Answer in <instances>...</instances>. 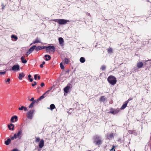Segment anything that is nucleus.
Returning a JSON list of instances; mask_svg holds the SVG:
<instances>
[{
    "mask_svg": "<svg viewBox=\"0 0 151 151\" xmlns=\"http://www.w3.org/2000/svg\"><path fill=\"white\" fill-rule=\"evenodd\" d=\"M35 49L36 51H37L42 49L41 46H38L37 47H36Z\"/></svg>",
    "mask_w": 151,
    "mask_h": 151,
    "instance_id": "c85d7f7f",
    "label": "nucleus"
},
{
    "mask_svg": "<svg viewBox=\"0 0 151 151\" xmlns=\"http://www.w3.org/2000/svg\"><path fill=\"white\" fill-rule=\"evenodd\" d=\"M128 103V101H126L124 104H123L121 108V109H124L127 106V104Z\"/></svg>",
    "mask_w": 151,
    "mask_h": 151,
    "instance_id": "f3484780",
    "label": "nucleus"
},
{
    "mask_svg": "<svg viewBox=\"0 0 151 151\" xmlns=\"http://www.w3.org/2000/svg\"><path fill=\"white\" fill-rule=\"evenodd\" d=\"M55 22H57L59 23V22L60 21V19H55L54 20Z\"/></svg>",
    "mask_w": 151,
    "mask_h": 151,
    "instance_id": "37998d69",
    "label": "nucleus"
},
{
    "mask_svg": "<svg viewBox=\"0 0 151 151\" xmlns=\"http://www.w3.org/2000/svg\"><path fill=\"white\" fill-rule=\"evenodd\" d=\"M47 46H41L42 49H44L45 48H46L47 49Z\"/></svg>",
    "mask_w": 151,
    "mask_h": 151,
    "instance_id": "09e8293b",
    "label": "nucleus"
},
{
    "mask_svg": "<svg viewBox=\"0 0 151 151\" xmlns=\"http://www.w3.org/2000/svg\"><path fill=\"white\" fill-rule=\"evenodd\" d=\"M36 101H34L32 102L29 106V108H32Z\"/></svg>",
    "mask_w": 151,
    "mask_h": 151,
    "instance_id": "a878e982",
    "label": "nucleus"
},
{
    "mask_svg": "<svg viewBox=\"0 0 151 151\" xmlns=\"http://www.w3.org/2000/svg\"><path fill=\"white\" fill-rule=\"evenodd\" d=\"M6 73V71L0 72V75H4Z\"/></svg>",
    "mask_w": 151,
    "mask_h": 151,
    "instance_id": "79ce46f5",
    "label": "nucleus"
},
{
    "mask_svg": "<svg viewBox=\"0 0 151 151\" xmlns=\"http://www.w3.org/2000/svg\"><path fill=\"white\" fill-rule=\"evenodd\" d=\"M16 137L19 139H20L22 135V131L21 130H19L17 134H15Z\"/></svg>",
    "mask_w": 151,
    "mask_h": 151,
    "instance_id": "20e7f679",
    "label": "nucleus"
},
{
    "mask_svg": "<svg viewBox=\"0 0 151 151\" xmlns=\"http://www.w3.org/2000/svg\"><path fill=\"white\" fill-rule=\"evenodd\" d=\"M124 145L125 146H126V147H127V145H125V143H124Z\"/></svg>",
    "mask_w": 151,
    "mask_h": 151,
    "instance_id": "e2e57ef3",
    "label": "nucleus"
},
{
    "mask_svg": "<svg viewBox=\"0 0 151 151\" xmlns=\"http://www.w3.org/2000/svg\"><path fill=\"white\" fill-rule=\"evenodd\" d=\"M70 88V84H68L67 86L64 88V91L65 93H67L69 92V90Z\"/></svg>",
    "mask_w": 151,
    "mask_h": 151,
    "instance_id": "1a4fd4ad",
    "label": "nucleus"
},
{
    "mask_svg": "<svg viewBox=\"0 0 151 151\" xmlns=\"http://www.w3.org/2000/svg\"><path fill=\"white\" fill-rule=\"evenodd\" d=\"M47 96V95H44V94L42 95V96H41L38 99V101H40L41 100V99H44L45 96Z\"/></svg>",
    "mask_w": 151,
    "mask_h": 151,
    "instance_id": "cd10ccee",
    "label": "nucleus"
},
{
    "mask_svg": "<svg viewBox=\"0 0 151 151\" xmlns=\"http://www.w3.org/2000/svg\"><path fill=\"white\" fill-rule=\"evenodd\" d=\"M51 57L49 55H46L44 56V59L46 61L49 60L51 59Z\"/></svg>",
    "mask_w": 151,
    "mask_h": 151,
    "instance_id": "6ab92c4d",
    "label": "nucleus"
},
{
    "mask_svg": "<svg viewBox=\"0 0 151 151\" xmlns=\"http://www.w3.org/2000/svg\"><path fill=\"white\" fill-rule=\"evenodd\" d=\"M29 80L31 82H32L33 81V79L32 78H29Z\"/></svg>",
    "mask_w": 151,
    "mask_h": 151,
    "instance_id": "4d7b16f0",
    "label": "nucleus"
},
{
    "mask_svg": "<svg viewBox=\"0 0 151 151\" xmlns=\"http://www.w3.org/2000/svg\"><path fill=\"white\" fill-rule=\"evenodd\" d=\"M37 84V82L36 81L34 82V83H32V86H35Z\"/></svg>",
    "mask_w": 151,
    "mask_h": 151,
    "instance_id": "ea45409f",
    "label": "nucleus"
},
{
    "mask_svg": "<svg viewBox=\"0 0 151 151\" xmlns=\"http://www.w3.org/2000/svg\"><path fill=\"white\" fill-rule=\"evenodd\" d=\"M73 109L72 108H70V109L69 110V111H70V110H72Z\"/></svg>",
    "mask_w": 151,
    "mask_h": 151,
    "instance_id": "0e129e2a",
    "label": "nucleus"
},
{
    "mask_svg": "<svg viewBox=\"0 0 151 151\" xmlns=\"http://www.w3.org/2000/svg\"><path fill=\"white\" fill-rule=\"evenodd\" d=\"M60 67L62 69H63L64 68V67L62 63H61L60 64Z\"/></svg>",
    "mask_w": 151,
    "mask_h": 151,
    "instance_id": "72a5a7b5",
    "label": "nucleus"
},
{
    "mask_svg": "<svg viewBox=\"0 0 151 151\" xmlns=\"http://www.w3.org/2000/svg\"><path fill=\"white\" fill-rule=\"evenodd\" d=\"M17 138L16 137V135L14 134V135L12 137H11V139L12 140H14V139H16Z\"/></svg>",
    "mask_w": 151,
    "mask_h": 151,
    "instance_id": "e433bc0d",
    "label": "nucleus"
},
{
    "mask_svg": "<svg viewBox=\"0 0 151 151\" xmlns=\"http://www.w3.org/2000/svg\"><path fill=\"white\" fill-rule=\"evenodd\" d=\"M11 38L14 39L16 40H17L18 39L17 37L14 35H12L11 36Z\"/></svg>",
    "mask_w": 151,
    "mask_h": 151,
    "instance_id": "2f4dec72",
    "label": "nucleus"
},
{
    "mask_svg": "<svg viewBox=\"0 0 151 151\" xmlns=\"http://www.w3.org/2000/svg\"><path fill=\"white\" fill-rule=\"evenodd\" d=\"M108 139H110L114 137V134L113 133H108L107 135Z\"/></svg>",
    "mask_w": 151,
    "mask_h": 151,
    "instance_id": "dca6fc26",
    "label": "nucleus"
},
{
    "mask_svg": "<svg viewBox=\"0 0 151 151\" xmlns=\"http://www.w3.org/2000/svg\"><path fill=\"white\" fill-rule=\"evenodd\" d=\"M90 15V14L89 13H88V15Z\"/></svg>",
    "mask_w": 151,
    "mask_h": 151,
    "instance_id": "774afa93",
    "label": "nucleus"
},
{
    "mask_svg": "<svg viewBox=\"0 0 151 151\" xmlns=\"http://www.w3.org/2000/svg\"><path fill=\"white\" fill-rule=\"evenodd\" d=\"M49 93H50L49 91L48 90V91H46L44 93V95H45L46 94H48Z\"/></svg>",
    "mask_w": 151,
    "mask_h": 151,
    "instance_id": "a19ab883",
    "label": "nucleus"
},
{
    "mask_svg": "<svg viewBox=\"0 0 151 151\" xmlns=\"http://www.w3.org/2000/svg\"><path fill=\"white\" fill-rule=\"evenodd\" d=\"M11 151H18V150L17 149H14Z\"/></svg>",
    "mask_w": 151,
    "mask_h": 151,
    "instance_id": "5fc2aeb1",
    "label": "nucleus"
},
{
    "mask_svg": "<svg viewBox=\"0 0 151 151\" xmlns=\"http://www.w3.org/2000/svg\"><path fill=\"white\" fill-rule=\"evenodd\" d=\"M8 127L9 129L11 130L12 131L14 130V126L13 124L11 123L8 125Z\"/></svg>",
    "mask_w": 151,
    "mask_h": 151,
    "instance_id": "f8f14e48",
    "label": "nucleus"
},
{
    "mask_svg": "<svg viewBox=\"0 0 151 151\" xmlns=\"http://www.w3.org/2000/svg\"><path fill=\"white\" fill-rule=\"evenodd\" d=\"M136 69V67H134L133 69L132 70H134V71Z\"/></svg>",
    "mask_w": 151,
    "mask_h": 151,
    "instance_id": "052dcab7",
    "label": "nucleus"
},
{
    "mask_svg": "<svg viewBox=\"0 0 151 151\" xmlns=\"http://www.w3.org/2000/svg\"><path fill=\"white\" fill-rule=\"evenodd\" d=\"M35 112V110L32 109L29 110L27 113V117L30 119H32L33 118L34 116V114Z\"/></svg>",
    "mask_w": 151,
    "mask_h": 151,
    "instance_id": "7ed1b4c3",
    "label": "nucleus"
},
{
    "mask_svg": "<svg viewBox=\"0 0 151 151\" xmlns=\"http://www.w3.org/2000/svg\"><path fill=\"white\" fill-rule=\"evenodd\" d=\"M23 109L25 111H26L27 110V108L26 107L24 106V109Z\"/></svg>",
    "mask_w": 151,
    "mask_h": 151,
    "instance_id": "603ef678",
    "label": "nucleus"
},
{
    "mask_svg": "<svg viewBox=\"0 0 151 151\" xmlns=\"http://www.w3.org/2000/svg\"><path fill=\"white\" fill-rule=\"evenodd\" d=\"M110 151H115L114 147L113 146L112 148L110 150Z\"/></svg>",
    "mask_w": 151,
    "mask_h": 151,
    "instance_id": "c03bdc74",
    "label": "nucleus"
},
{
    "mask_svg": "<svg viewBox=\"0 0 151 151\" xmlns=\"http://www.w3.org/2000/svg\"><path fill=\"white\" fill-rule=\"evenodd\" d=\"M40 138L39 137H37L36 138L35 142H38L40 141Z\"/></svg>",
    "mask_w": 151,
    "mask_h": 151,
    "instance_id": "4c0bfd02",
    "label": "nucleus"
},
{
    "mask_svg": "<svg viewBox=\"0 0 151 151\" xmlns=\"http://www.w3.org/2000/svg\"><path fill=\"white\" fill-rule=\"evenodd\" d=\"M52 87H51L50 89L49 90H48L50 92H52L53 91V90H52Z\"/></svg>",
    "mask_w": 151,
    "mask_h": 151,
    "instance_id": "49530a36",
    "label": "nucleus"
},
{
    "mask_svg": "<svg viewBox=\"0 0 151 151\" xmlns=\"http://www.w3.org/2000/svg\"><path fill=\"white\" fill-rule=\"evenodd\" d=\"M107 80L108 82L111 85H114L116 82V78L112 76H110L108 77Z\"/></svg>",
    "mask_w": 151,
    "mask_h": 151,
    "instance_id": "f03ea898",
    "label": "nucleus"
},
{
    "mask_svg": "<svg viewBox=\"0 0 151 151\" xmlns=\"http://www.w3.org/2000/svg\"><path fill=\"white\" fill-rule=\"evenodd\" d=\"M106 99L104 96H101L100 99L99 101L100 102H104L106 100Z\"/></svg>",
    "mask_w": 151,
    "mask_h": 151,
    "instance_id": "412c9836",
    "label": "nucleus"
},
{
    "mask_svg": "<svg viewBox=\"0 0 151 151\" xmlns=\"http://www.w3.org/2000/svg\"><path fill=\"white\" fill-rule=\"evenodd\" d=\"M44 85V83L43 82L42 83L40 84V86L42 87H43Z\"/></svg>",
    "mask_w": 151,
    "mask_h": 151,
    "instance_id": "8fccbe9b",
    "label": "nucleus"
},
{
    "mask_svg": "<svg viewBox=\"0 0 151 151\" xmlns=\"http://www.w3.org/2000/svg\"><path fill=\"white\" fill-rule=\"evenodd\" d=\"M36 47V45H35L33 46L28 50V51L31 53L34 50L35 48Z\"/></svg>",
    "mask_w": 151,
    "mask_h": 151,
    "instance_id": "aec40b11",
    "label": "nucleus"
},
{
    "mask_svg": "<svg viewBox=\"0 0 151 151\" xmlns=\"http://www.w3.org/2000/svg\"><path fill=\"white\" fill-rule=\"evenodd\" d=\"M44 145V141L42 139L41 140L39 144V147L40 148H42Z\"/></svg>",
    "mask_w": 151,
    "mask_h": 151,
    "instance_id": "9d476101",
    "label": "nucleus"
},
{
    "mask_svg": "<svg viewBox=\"0 0 151 151\" xmlns=\"http://www.w3.org/2000/svg\"><path fill=\"white\" fill-rule=\"evenodd\" d=\"M55 108V105L54 104H52L50 105V107H48L47 109H50L51 111H52Z\"/></svg>",
    "mask_w": 151,
    "mask_h": 151,
    "instance_id": "4be33fe9",
    "label": "nucleus"
},
{
    "mask_svg": "<svg viewBox=\"0 0 151 151\" xmlns=\"http://www.w3.org/2000/svg\"><path fill=\"white\" fill-rule=\"evenodd\" d=\"M132 99L129 98V99L127 101H128V103L129 102V101Z\"/></svg>",
    "mask_w": 151,
    "mask_h": 151,
    "instance_id": "13d9d810",
    "label": "nucleus"
},
{
    "mask_svg": "<svg viewBox=\"0 0 151 151\" xmlns=\"http://www.w3.org/2000/svg\"><path fill=\"white\" fill-rule=\"evenodd\" d=\"M37 74L35 75L34 76V79L35 80H36L37 79Z\"/></svg>",
    "mask_w": 151,
    "mask_h": 151,
    "instance_id": "3c124183",
    "label": "nucleus"
},
{
    "mask_svg": "<svg viewBox=\"0 0 151 151\" xmlns=\"http://www.w3.org/2000/svg\"><path fill=\"white\" fill-rule=\"evenodd\" d=\"M24 74L23 73H20L19 74L18 78L20 80H21L22 78L24 77Z\"/></svg>",
    "mask_w": 151,
    "mask_h": 151,
    "instance_id": "a211bd4d",
    "label": "nucleus"
},
{
    "mask_svg": "<svg viewBox=\"0 0 151 151\" xmlns=\"http://www.w3.org/2000/svg\"><path fill=\"white\" fill-rule=\"evenodd\" d=\"M45 63V62L44 61L42 62V63L40 65V67L41 68L43 67V65H44Z\"/></svg>",
    "mask_w": 151,
    "mask_h": 151,
    "instance_id": "f704fd0d",
    "label": "nucleus"
},
{
    "mask_svg": "<svg viewBox=\"0 0 151 151\" xmlns=\"http://www.w3.org/2000/svg\"><path fill=\"white\" fill-rule=\"evenodd\" d=\"M119 111V109H116L111 111L110 113L112 114H117Z\"/></svg>",
    "mask_w": 151,
    "mask_h": 151,
    "instance_id": "4468645a",
    "label": "nucleus"
},
{
    "mask_svg": "<svg viewBox=\"0 0 151 151\" xmlns=\"http://www.w3.org/2000/svg\"><path fill=\"white\" fill-rule=\"evenodd\" d=\"M69 71V70H68L66 71V72H68Z\"/></svg>",
    "mask_w": 151,
    "mask_h": 151,
    "instance_id": "338daca9",
    "label": "nucleus"
},
{
    "mask_svg": "<svg viewBox=\"0 0 151 151\" xmlns=\"http://www.w3.org/2000/svg\"><path fill=\"white\" fill-rule=\"evenodd\" d=\"M10 79L9 78H8L7 79V80L6 81H5V82H9V83H10Z\"/></svg>",
    "mask_w": 151,
    "mask_h": 151,
    "instance_id": "a18cd8bd",
    "label": "nucleus"
},
{
    "mask_svg": "<svg viewBox=\"0 0 151 151\" xmlns=\"http://www.w3.org/2000/svg\"><path fill=\"white\" fill-rule=\"evenodd\" d=\"M58 40L61 46H63L64 41L62 37H59V38Z\"/></svg>",
    "mask_w": 151,
    "mask_h": 151,
    "instance_id": "2eb2a0df",
    "label": "nucleus"
},
{
    "mask_svg": "<svg viewBox=\"0 0 151 151\" xmlns=\"http://www.w3.org/2000/svg\"><path fill=\"white\" fill-rule=\"evenodd\" d=\"M21 60H22V63H26L27 62V60L24 59V57L23 56L21 57Z\"/></svg>",
    "mask_w": 151,
    "mask_h": 151,
    "instance_id": "b1692460",
    "label": "nucleus"
},
{
    "mask_svg": "<svg viewBox=\"0 0 151 151\" xmlns=\"http://www.w3.org/2000/svg\"><path fill=\"white\" fill-rule=\"evenodd\" d=\"M30 54V53L28 51L26 53V55L27 56H28Z\"/></svg>",
    "mask_w": 151,
    "mask_h": 151,
    "instance_id": "864d4df0",
    "label": "nucleus"
},
{
    "mask_svg": "<svg viewBox=\"0 0 151 151\" xmlns=\"http://www.w3.org/2000/svg\"><path fill=\"white\" fill-rule=\"evenodd\" d=\"M24 109V106H22L21 107H19V108H18V109L19 110H23Z\"/></svg>",
    "mask_w": 151,
    "mask_h": 151,
    "instance_id": "58836bf2",
    "label": "nucleus"
},
{
    "mask_svg": "<svg viewBox=\"0 0 151 151\" xmlns=\"http://www.w3.org/2000/svg\"><path fill=\"white\" fill-rule=\"evenodd\" d=\"M69 21L64 19H60L59 24H66L67 22H69Z\"/></svg>",
    "mask_w": 151,
    "mask_h": 151,
    "instance_id": "0eeeda50",
    "label": "nucleus"
},
{
    "mask_svg": "<svg viewBox=\"0 0 151 151\" xmlns=\"http://www.w3.org/2000/svg\"><path fill=\"white\" fill-rule=\"evenodd\" d=\"M19 65L17 64L13 65L11 69H10V70H12L14 71H16V70H19Z\"/></svg>",
    "mask_w": 151,
    "mask_h": 151,
    "instance_id": "423d86ee",
    "label": "nucleus"
},
{
    "mask_svg": "<svg viewBox=\"0 0 151 151\" xmlns=\"http://www.w3.org/2000/svg\"><path fill=\"white\" fill-rule=\"evenodd\" d=\"M2 9H4L5 6L3 4H2Z\"/></svg>",
    "mask_w": 151,
    "mask_h": 151,
    "instance_id": "6e6d98bb",
    "label": "nucleus"
},
{
    "mask_svg": "<svg viewBox=\"0 0 151 151\" xmlns=\"http://www.w3.org/2000/svg\"><path fill=\"white\" fill-rule=\"evenodd\" d=\"M108 53H111L113 52L112 49L111 48H109L108 50Z\"/></svg>",
    "mask_w": 151,
    "mask_h": 151,
    "instance_id": "7c9ffc66",
    "label": "nucleus"
},
{
    "mask_svg": "<svg viewBox=\"0 0 151 151\" xmlns=\"http://www.w3.org/2000/svg\"><path fill=\"white\" fill-rule=\"evenodd\" d=\"M80 62L81 63H84L85 61V59L84 58L81 57L80 59Z\"/></svg>",
    "mask_w": 151,
    "mask_h": 151,
    "instance_id": "bb28decb",
    "label": "nucleus"
},
{
    "mask_svg": "<svg viewBox=\"0 0 151 151\" xmlns=\"http://www.w3.org/2000/svg\"><path fill=\"white\" fill-rule=\"evenodd\" d=\"M128 132L129 134H132L134 133H135V131L134 130H129Z\"/></svg>",
    "mask_w": 151,
    "mask_h": 151,
    "instance_id": "473e14b6",
    "label": "nucleus"
},
{
    "mask_svg": "<svg viewBox=\"0 0 151 151\" xmlns=\"http://www.w3.org/2000/svg\"><path fill=\"white\" fill-rule=\"evenodd\" d=\"M11 139L10 138H8L7 140L5 141V144L6 145H9L11 142Z\"/></svg>",
    "mask_w": 151,
    "mask_h": 151,
    "instance_id": "5701e85b",
    "label": "nucleus"
},
{
    "mask_svg": "<svg viewBox=\"0 0 151 151\" xmlns=\"http://www.w3.org/2000/svg\"><path fill=\"white\" fill-rule=\"evenodd\" d=\"M40 88V87H39V86L37 88V89H39Z\"/></svg>",
    "mask_w": 151,
    "mask_h": 151,
    "instance_id": "69168bd1",
    "label": "nucleus"
},
{
    "mask_svg": "<svg viewBox=\"0 0 151 151\" xmlns=\"http://www.w3.org/2000/svg\"><path fill=\"white\" fill-rule=\"evenodd\" d=\"M143 63H144V65L146 66L150 65L151 64V62L149 60H143Z\"/></svg>",
    "mask_w": 151,
    "mask_h": 151,
    "instance_id": "ddd939ff",
    "label": "nucleus"
},
{
    "mask_svg": "<svg viewBox=\"0 0 151 151\" xmlns=\"http://www.w3.org/2000/svg\"><path fill=\"white\" fill-rule=\"evenodd\" d=\"M69 62V60L67 58H65L64 59V63L65 64H68Z\"/></svg>",
    "mask_w": 151,
    "mask_h": 151,
    "instance_id": "c756f323",
    "label": "nucleus"
},
{
    "mask_svg": "<svg viewBox=\"0 0 151 151\" xmlns=\"http://www.w3.org/2000/svg\"><path fill=\"white\" fill-rule=\"evenodd\" d=\"M51 50V51L54 52L55 51V47L54 46H47V50Z\"/></svg>",
    "mask_w": 151,
    "mask_h": 151,
    "instance_id": "6e6552de",
    "label": "nucleus"
},
{
    "mask_svg": "<svg viewBox=\"0 0 151 151\" xmlns=\"http://www.w3.org/2000/svg\"><path fill=\"white\" fill-rule=\"evenodd\" d=\"M34 100V98L32 97V98H31V99H30L29 100L30 101H35V100Z\"/></svg>",
    "mask_w": 151,
    "mask_h": 151,
    "instance_id": "de8ad7c7",
    "label": "nucleus"
},
{
    "mask_svg": "<svg viewBox=\"0 0 151 151\" xmlns=\"http://www.w3.org/2000/svg\"><path fill=\"white\" fill-rule=\"evenodd\" d=\"M143 63L141 62H138L137 64V66L138 68H142L143 66Z\"/></svg>",
    "mask_w": 151,
    "mask_h": 151,
    "instance_id": "9b49d317",
    "label": "nucleus"
},
{
    "mask_svg": "<svg viewBox=\"0 0 151 151\" xmlns=\"http://www.w3.org/2000/svg\"><path fill=\"white\" fill-rule=\"evenodd\" d=\"M101 68L102 70H104L106 69V67L105 65H102V66Z\"/></svg>",
    "mask_w": 151,
    "mask_h": 151,
    "instance_id": "c9c22d12",
    "label": "nucleus"
},
{
    "mask_svg": "<svg viewBox=\"0 0 151 151\" xmlns=\"http://www.w3.org/2000/svg\"><path fill=\"white\" fill-rule=\"evenodd\" d=\"M31 77V76L30 75V74H29V75H28V78H30Z\"/></svg>",
    "mask_w": 151,
    "mask_h": 151,
    "instance_id": "bf43d9fd",
    "label": "nucleus"
},
{
    "mask_svg": "<svg viewBox=\"0 0 151 151\" xmlns=\"http://www.w3.org/2000/svg\"><path fill=\"white\" fill-rule=\"evenodd\" d=\"M40 77L39 76H38V79L39 80H40Z\"/></svg>",
    "mask_w": 151,
    "mask_h": 151,
    "instance_id": "680f3d73",
    "label": "nucleus"
},
{
    "mask_svg": "<svg viewBox=\"0 0 151 151\" xmlns=\"http://www.w3.org/2000/svg\"><path fill=\"white\" fill-rule=\"evenodd\" d=\"M18 117L17 116H12L10 119V121L11 122L14 123L17 121Z\"/></svg>",
    "mask_w": 151,
    "mask_h": 151,
    "instance_id": "39448f33",
    "label": "nucleus"
},
{
    "mask_svg": "<svg viewBox=\"0 0 151 151\" xmlns=\"http://www.w3.org/2000/svg\"><path fill=\"white\" fill-rule=\"evenodd\" d=\"M93 143L96 145H99L102 143L103 140L101 136L96 135L93 137Z\"/></svg>",
    "mask_w": 151,
    "mask_h": 151,
    "instance_id": "f257e3e1",
    "label": "nucleus"
},
{
    "mask_svg": "<svg viewBox=\"0 0 151 151\" xmlns=\"http://www.w3.org/2000/svg\"><path fill=\"white\" fill-rule=\"evenodd\" d=\"M40 39H38V38H37L35 41H34L33 43L31 44H36L38 42H40Z\"/></svg>",
    "mask_w": 151,
    "mask_h": 151,
    "instance_id": "393cba45",
    "label": "nucleus"
}]
</instances>
